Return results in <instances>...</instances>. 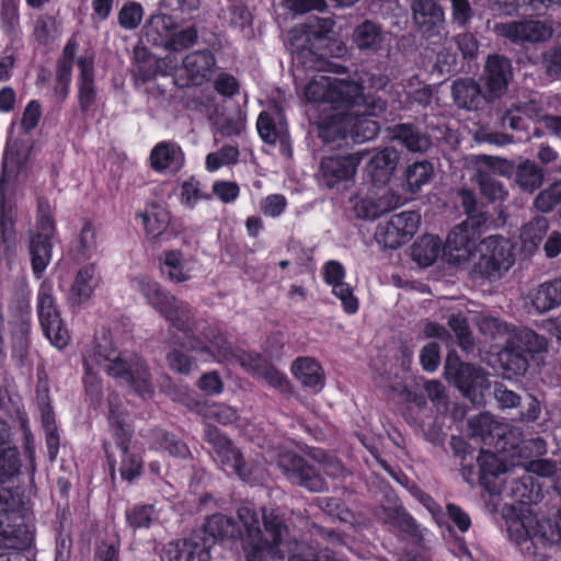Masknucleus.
Instances as JSON below:
<instances>
[{"instance_id": "31", "label": "nucleus", "mask_w": 561, "mask_h": 561, "mask_svg": "<svg viewBox=\"0 0 561 561\" xmlns=\"http://www.w3.org/2000/svg\"><path fill=\"white\" fill-rule=\"evenodd\" d=\"M352 41L360 51L375 54L382 49L386 41V33L380 24L370 20H365L354 28Z\"/></svg>"}, {"instance_id": "46", "label": "nucleus", "mask_w": 561, "mask_h": 561, "mask_svg": "<svg viewBox=\"0 0 561 561\" xmlns=\"http://www.w3.org/2000/svg\"><path fill=\"white\" fill-rule=\"evenodd\" d=\"M0 550L2 548L27 550L31 547L34 538L26 525H8V528H3L0 522Z\"/></svg>"}, {"instance_id": "56", "label": "nucleus", "mask_w": 561, "mask_h": 561, "mask_svg": "<svg viewBox=\"0 0 561 561\" xmlns=\"http://www.w3.org/2000/svg\"><path fill=\"white\" fill-rule=\"evenodd\" d=\"M96 229L90 220H84L77 238L73 251L78 259L89 260L98 249Z\"/></svg>"}, {"instance_id": "9", "label": "nucleus", "mask_w": 561, "mask_h": 561, "mask_svg": "<svg viewBox=\"0 0 561 561\" xmlns=\"http://www.w3.org/2000/svg\"><path fill=\"white\" fill-rule=\"evenodd\" d=\"M368 154V150L343 153L341 151L323 156L319 167V180L328 188L354 181L357 169Z\"/></svg>"}, {"instance_id": "36", "label": "nucleus", "mask_w": 561, "mask_h": 561, "mask_svg": "<svg viewBox=\"0 0 561 561\" xmlns=\"http://www.w3.org/2000/svg\"><path fill=\"white\" fill-rule=\"evenodd\" d=\"M178 28L175 20L165 13L152 14L145 25V35L147 41L153 46L162 47L167 45L172 31Z\"/></svg>"}, {"instance_id": "49", "label": "nucleus", "mask_w": 561, "mask_h": 561, "mask_svg": "<svg viewBox=\"0 0 561 561\" xmlns=\"http://www.w3.org/2000/svg\"><path fill=\"white\" fill-rule=\"evenodd\" d=\"M474 178L481 195L489 202L504 201L508 195L506 186L493 173L477 170Z\"/></svg>"}, {"instance_id": "19", "label": "nucleus", "mask_w": 561, "mask_h": 561, "mask_svg": "<svg viewBox=\"0 0 561 561\" xmlns=\"http://www.w3.org/2000/svg\"><path fill=\"white\" fill-rule=\"evenodd\" d=\"M79 76L77 79L78 105L82 114H88L95 105L98 90L95 84L94 55L81 56L77 59Z\"/></svg>"}, {"instance_id": "39", "label": "nucleus", "mask_w": 561, "mask_h": 561, "mask_svg": "<svg viewBox=\"0 0 561 561\" xmlns=\"http://www.w3.org/2000/svg\"><path fill=\"white\" fill-rule=\"evenodd\" d=\"M453 23L467 31L479 33L483 25V16L477 13L469 0H451Z\"/></svg>"}, {"instance_id": "2", "label": "nucleus", "mask_w": 561, "mask_h": 561, "mask_svg": "<svg viewBox=\"0 0 561 561\" xmlns=\"http://www.w3.org/2000/svg\"><path fill=\"white\" fill-rule=\"evenodd\" d=\"M84 358L100 366L108 377L126 383L139 396L153 394L151 373L146 359L136 352L118 350L110 332L94 335L93 347Z\"/></svg>"}, {"instance_id": "48", "label": "nucleus", "mask_w": 561, "mask_h": 561, "mask_svg": "<svg viewBox=\"0 0 561 561\" xmlns=\"http://www.w3.org/2000/svg\"><path fill=\"white\" fill-rule=\"evenodd\" d=\"M503 252L497 253V259L480 253L479 260L474 263L473 272L479 276L488 279L500 278L502 272H506L513 265V261L503 259Z\"/></svg>"}, {"instance_id": "10", "label": "nucleus", "mask_w": 561, "mask_h": 561, "mask_svg": "<svg viewBox=\"0 0 561 561\" xmlns=\"http://www.w3.org/2000/svg\"><path fill=\"white\" fill-rule=\"evenodd\" d=\"M206 442L213 447L224 471L236 474L244 482L252 479V466L244 460L240 449L219 428L209 427L206 431Z\"/></svg>"}, {"instance_id": "26", "label": "nucleus", "mask_w": 561, "mask_h": 561, "mask_svg": "<svg viewBox=\"0 0 561 561\" xmlns=\"http://www.w3.org/2000/svg\"><path fill=\"white\" fill-rule=\"evenodd\" d=\"M107 401V421L111 436L121 453H126L131 443L134 428L126 422L127 413L118 402V398L110 396Z\"/></svg>"}, {"instance_id": "32", "label": "nucleus", "mask_w": 561, "mask_h": 561, "mask_svg": "<svg viewBox=\"0 0 561 561\" xmlns=\"http://www.w3.org/2000/svg\"><path fill=\"white\" fill-rule=\"evenodd\" d=\"M151 448L168 453L171 457L187 459L192 456L187 444L176 434L161 427H153L148 433Z\"/></svg>"}, {"instance_id": "23", "label": "nucleus", "mask_w": 561, "mask_h": 561, "mask_svg": "<svg viewBox=\"0 0 561 561\" xmlns=\"http://www.w3.org/2000/svg\"><path fill=\"white\" fill-rule=\"evenodd\" d=\"M161 561H210L211 556L206 547L193 535L187 539H179L164 545Z\"/></svg>"}, {"instance_id": "5", "label": "nucleus", "mask_w": 561, "mask_h": 561, "mask_svg": "<svg viewBox=\"0 0 561 561\" xmlns=\"http://www.w3.org/2000/svg\"><path fill=\"white\" fill-rule=\"evenodd\" d=\"M444 375L446 380L473 404L484 405L486 397L491 396V381L484 369L461 362L456 352L447 354Z\"/></svg>"}, {"instance_id": "21", "label": "nucleus", "mask_w": 561, "mask_h": 561, "mask_svg": "<svg viewBox=\"0 0 561 561\" xmlns=\"http://www.w3.org/2000/svg\"><path fill=\"white\" fill-rule=\"evenodd\" d=\"M485 93L490 102H493L507 90L512 78L510 59L500 55L489 56L485 64Z\"/></svg>"}, {"instance_id": "34", "label": "nucleus", "mask_w": 561, "mask_h": 561, "mask_svg": "<svg viewBox=\"0 0 561 561\" xmlns=\"http://www.w3.org/2000/svg\"><path fill=\"white\" fill-rule=\"evenodd\" d=\"M534 359L527 350L520 344L514 342L508 343L505 348L500 352L499 360L503 367L507 378L524 376L529 368V362Z\"/></svg>"}, {"instance_id": "15", "label": "nucleus", "mask_w": 561, "mask_h": 561, "mask_svg": "<svg viewBox=\"0 0 561 561\" xmlns=\"http://www.w3.org/2000/svg\"><path fill=\"white\" fill-rule=\"evenodd\" d=\"M210 552L217 541L237 540L243 536L240 525L232 517L216 513L209 516L199 533L194 534Z\"/></svg>"}, {"instance_id": "62", "label": "nucleus", "mask_w": 561, "mask_h": 561, "mask_svg": "<svg viewBox=\"0 0 561 561\" xmlns=\"http://www.w3.org/2000/svg\"><path fill=\"white\" fill-rule=\"evenodd\" d=\"M137 65L135 75L137 79L142 82H149L156 79L160 72V66L154 56H152L146 48L137 49L135 51Z\"/></svg>"}, {"instance_id": "42", "label": "nucleus", "mask_w": 561, "mask_h": 561, "mask_svg": "<svg viewBox=\"0 0 561 561\" xmlns=\"http://www.w3.org/2000/svg\"><path fill=\"white\" fill-rule=\"evenodd\" d=\"M16 309L18 316L11 323L12 340L14 345L25 348L28 345L31 332V305L28 297L19 299Z\"/></svg>"}, {"instance_id": "14", "label": "nucleus", "mask_w": 561, "mask_h": 561, "mask_svg": "<svg viewBox=\"0 0 561 561\" xmlns=\"http://www.w3.org/2000/svg\"><path fill=\"white\" fill-rule=\"evenodd\" d=\"M476 478L483 490L491 495H500L503 485L500 480L501 474L506 473L507 466L495 453L480 449L474 459Z\"/></svg>"}, {"instance_id": "8", "label": "nucleus", "mask_w": 561, "mask_h": 561, "mask_svg": "<svg viewBox=\"0 0 561 561\" xmlns=\"http://www.w3.org/2000/svg\"><path fill=\"white\" fill-rule=\"evenodd\" d=\"M414 23L432 50L447 39L445 12L437 0H409Z\"/></svg>"}, {"instance_id": "40", "label": "nucleus", "mask_w": 561, "mask_h": 561, "mask_svg": "<svg viewBox=\"0 0 561 561\" xmlns=\"http://www.w3.org/2000/svg\"><path fill=\"white\" fill-rule=\"evenodd\" d=\"M450 448L459 458L460 472L468 483H474L476 478V449L460 436H451Z\"/></svg>"}, {"instance_id": "63", "label": "nucleus", "mask_w": 561, "mask_h": 561, "mask_svg": "<svg viewBox=\"0 0 561 561\" xmlns=\"http://www.w3.org/2000/svg\"><path fill=\"white\" fill-rule=\"evenodd\" d=\"M198 41V31L196 26L191 25L183 30L175 28L164 46V49L173 53H180L193 47Z\"/></svg>"}, {"instance_id": "60", "label": "nucleus", "mask_w": 561, "mask_h": 561, "mask_svg": "<svg viewBox=\"0 0 561 561\" xmlns=\"http://www.w3.org/2000/svg\"><path fill=\"white\" fill-rule=\"evenodd\" d=\"M222 19L230 27L243 30L252 25L253 15L244 2L233 1L222 10Z\"/></svg>"}, {"instance_id": "52", "label": "nucleus", "mask_w": 561, "mask_h": 561, "mask_svg": "<svg viewBox=\"0 0 561 561\" xmlns=\"http://www.w3.org/2000/svg\"><path fill=\"white\" fill-rule=\"evenodd\" d=\"M22 461L18 447L13 444L0 448V483L12 481L21 472Z\"/></svg>"}, {"instance_id": "13", "label": "nucleus", "mask_w": 561, "mask_h": 561, "mask_svg": "<svg viewBox=\"0 0 561 561\" xmlns=\"http://www.w3.org/2000/svg\"><path fill=\"white\" fill-rule=\"evenodd\" d=\"M485 228L476 227L466 221L455 226L447 236L444 254L455 263L469 260L477 252Z\"/></svg>"}, {"instance_id": "61", "label": "nucleus", "mask_w": 561, "mask_h": 561, "mask_svg": "<svg viewBox=\"0 0 561 561\" xmlns=\"http://www.w3.org/2000/svg\"><path fill=\"white\" fill-rule=\"evenodd\" d=\"M539 492L540 484L529 474H524L522 478L516 480L512 486L513 496L522 504L536 502Z\"/></svg>"}, {"instance_id": "22", "label": "nucleus", "mask_w": 561, "mask_h": 561, "mask_svg": "<svg viewBox=\"0 0 561 561\" xmlns=\"http://www.w3.org/2000/svg\"><path fill=\"white\" fill-rule=\"evenodd\" d=\"M245 561H284L280 547L266 539L263 531L243 534L240 539Z\"/></svg>"}, {"instance_id": "43", "label": "nucleus", "mask_w": 561, "mask_h": 561, "mask_svg": "<svg viewBox=\"0 0 561 561\" xmlns=\"http://www.w3.org/2000/svg\"><path fill=\"white\" fill-rule=\"evenodd\" d=\"M531 302L541 313L561 306V277L542 283L538 287Z\"/></svg>"}, {"instance_id": "57", "label": "nucleus", "mask_w": 561, "mask_h": 561, "mask_svg": "<svg viewBox=\"0 0 561 561\" xmlns=\"http://www.w3.org/2000/svg\"><path fill=\"white\" fill-rule=\"evenodd\" d=\"M262 519L265 531L272 537L271 542L280 547L285 536L289 533L285 517L278 514L276 510L263 508Z\"/></svg>"}, {"instance_id": "41", "label": "nucleus", "mask_w": 561, "mask_h": 561, "mask_svg": "<svg viewBox=\"0 0 561 561\" xmlns=\"http://www.w3.org/2000/svg\"><path fill=\"white\" fill-rule=\"evenodd\" d=\"M348 135L347 117L330 115L324 117L318 126V137L325 145L341 146Z\"/></svg>"}, {"instance_id": "27", "label": "nucleus", "mask_w": 561, "mask_h": 561, "mask_svg": "<svg viewBox=\"0 0 561 561\" xmlns=\"http://www.w3.org/2000/svg\"><path fill=\"white\" fill-rule=\"evenodd\" d=\"M451 95L459 108L478 111L490 100L481 85L472 78H459L453 82Z\"/></svg>"}, {"instance_id": "53", "label": "nucleus", "mask_w": 561, "mask_h": 561, "mask_svg": "<svg viewBox=\"0 0 561 561\" xmlns=\"http://www.w3.org/2000/svg\"><path fill=\"white\" fill-rule=\"evenodd\" d=\"M477 170H485L494 174L495 178L497 175L511 179L515 176L516 168L515 163L511 160L486 156V154H478L472 158Z\"/></svg>"}, {"instance_id": "20", "label": "nucleus", "mask_w": 561, "mask_h": 561, "mask_svg": "<svg viewBox=\"0 0 561 561\" xmlns=\"http://www.w3.org/2000/svg\"><path fill=\"white\" fill-rule=\"evenodd\" d=\"M187 85H203L208 82L216 69L215 55L207 48L187 54L183 59Z\"/></svg>"}, {"instance_id": "59", "label": "nucleus", "mask_w": 561, "mask_h": 561, "mask_svg": "<svg viewBox=\"0 0 561 561\" xmlns=\"http://www.w3.org/2000/svg\"><path fill=\"white\" fill-rule=\"evenodd\" d=\"M201 186L195 176L184 180L180 185V203L186 208L194 209L198 202L210 199L211 195L203 192Z\"/></svg>"}, {"instance_id": "6", "label": "nucleus", "mask_w": 561, "mask_h": 561, "mask_svg": "<svg viewBox=\"0 0 561 561\" xmlns=\"http://www.w3.org/2000/svg\"><path fill=\"white\" fill-rule=\"evenodd\" d=\"M36 309L44 336L57 350H65L70 343L71 335L61 319V313L54 296V284L49 279H44L38 287Z\"/></svg>"}, {"instance_id": "51", "label": "nucleus", "mask_w": 561, "mask_h": 561, "mask_svg": "<svg viewBox=\"0 0 561 561\" xmlns=\"http://www.w3.org/2000/svg\"><path fill=\"white\" fill-rule=\"evenodd\" d=\"M434 175V165L428 160L415 161L409 164L404 172L407 190L416 193L427 184Z\"/></svg>"}, {"instance_id": "28", "label": "nucleus", "mask_w": 561, "mask_h": 561, "mask_svg": "<svg viewBox=\"0 0 561 561\" xmlns=\"http://www.w3.org/2000/svg\"><path fill=\"white\" fill-rule=\"evenodd\" d=\"M468 435L481 442L483 445L500 448L505 431L501 423L494 420L490 413H480L468 421ZM504 448V446H501Z\"/></svg>"}, {"instance_id": "64", "label": "nucleus", "mask_w": 561, "mask_h": 561, "mask_svg": "<svg viewBox=\"0 0 561 561\" xmlns=\"http://www.w3.org/2000/svg\"><path fill=\"white\" fill-rule=\"evenodd\" d=\"M138 216L142 219L146 234L152 240H159L170 224V215L165 210L153 214L139 213Z\"/></svg>"}, {"instance_id": "1", "label": "nucleus", "mask_w": 561, "mask_h": 561, "mask_svg": "<svg viewBox=\"0 0 561 561\" xmlns=\"http://www.w3.org/2000/svg\"><path fill=\"white\" fill-rule=\"evenodd\" d=\"M160 316L178 332L184 334L191 350L199 355L203 362H218L219 358H227L231 354L228 332L220 322L216 319H196V311L188 302L175 297V301L170 302Z\"/></svg>"}, {"instance_id": "33", "label": "nucleus", "mask_w": 561, "mask_h": 561, "mask_svg": "<svg viewBox=\"0 0 561 561\" xmlns=\"http://www.w3.org/2000/svg\"><path fill=\"white\" fill-rule=\"evenodd\" d=\"M28 152L23 150L18 142L8 144L2 159V174L0 179V192H3L7 183L18 179L21 172L26 168Z\"/></svg>"}, {"instance_id": "30", "label": "nucleus", "mask_w": 561, "mask_h": 561, "mask_svg": "<svg viewBox=\"0 0 561 561\" xmlns=\"http://www.w3.org/2000/svg\"><path fill=\"white\" fill-rule=\"evenodd\" d=\"M136 290L142 296L146 302L159 314L175 301V296L164 288L159 282L148 275H140L134 278Z\"/></svg>"}, {"instance_id": "45", "label": "nucleus", "mask_w": 561, "mask_h": 561, "mask_svg": "<svg viewBox=\"0 0 561 561\" xmlns=\"http://www.w3.org/2000/svg\"><path fill=\"white\" fill-rule=\"evenodd\" d=\"M442 249V241L433 234H425L412 245V257L419 265L431 266L438 257Z\"/></svg>"}, {"instance_id": "25", "label": "nucleus", "mask_w": 561, "mask_h": 561, "mask_svg": "<svg viewBox=\"0 0 561 561\" xmlns=\"http://www.w3.org/2000/svg\"><path fill=\"white\" fill-rule=\"evenodd\" d=\"M400 160L397 149L386 147L377 151L368 161L366 172L371 183L377 187L387 185Z\"/></svg>"}, {"instance_id": "55", "label": "nucleus", "mask_w": 561, "mask_h": 561, "mask_svg": "<svg viewBox=\"0 0 561 561\" xmlns=\"http://www.w3.org/2000/svg\"><path fill=\"white\" fill-rule=\"evenodd\" d=\"M501 126L505 130L510 129L513 133H516L518 141L530 139V119L523 116L520 110L516 108L514 105L502 115Z\"/></svg>"}, {"instance_id": "3", "label": "nucleus", "mask_w": 561, "mask_h": 561, "mask_svg": "<svg viewBox=\"0 0 561 561\" xmlns=\"http://www.w3.org/2000/svg\"><path fill=\"white\" fill-rule=\"evenodd\" d=\"M553 526L549 522L536 520L531 528L523 520L508 524V537L518 547L520 553L531 561H547L554 543L561 539V507Z\"/></svg>"}, {"instance_id": "35", "label": "nucleus", "mask_w": 561, "mask_h": 561, "mask_svg": "<svg viewBox=\"0 0 561 561\" xmlns=\"http://www.w3.org/2000/svg\"><path fill=\"white\" fill-rule=\"evenodd\" d=\"M99 285L96 265L89 263L77 273L70 288L69 299L73 305H81L89 300Z\"/></svg>"}, {"instance_id": "4", "label": "nucleus", "mask_w": 561, "mask_h": 561, "mask_svg": "<svg viewBox=\"0 0 561 561\" xmlns=\"http://www.w3.org/2000/svg\"><path fill=\"white\" fill-rule=\"evenodd\" d=\"M360 84L358 98H354L352 105L344 107L347 111L348 135L354 142L362 144L375 139L380 125L375 119L387 110V101L375 93H365Z\"/></svg>"}, {"instance_id": "12", "label": "nucleus", "mask_w": 561, "mask_h": 561, "mask_svg": "<svg viewBox=\"0 0 561 561\" xmlns=\"http://www.w3.org/2000/svg\"><path fill=\"white\" fill-rule=\"evenodd\" d=\"M256 129L263 142L268 145L278 142L282 156L288 158L293 156L288 122L280 107L262 111L256 119Z\"/></svg>"}, {"instance_id": "29", "label": "nucleus", "mask_w": 561, "mask_h": 561, "mask_svg": "<svg viewBox=\"0 0 561 561\" xmlns=\"http://www.w3.org/2000/svg\"><path fill=\"white\" fill-rule=\"evenodd\" d=\"M291 374L305 388L320 392L325 382L324 369L318 360L308 356L297 357L291 365Z\"/></svg>"}, {"instance_id": "18", "label": "nucleus", "mask_w": 561, "mask_h": 561, "mask_svg": "<svg viewBox=\"0 0 561 561\" xmlns=\"http://www.w3.org/2000/svg\"><path fill=\"white\" fill-rule=\"evenodd\" d=\"M197 357L203 360L199 355L191 350L188 340L184 341L175 333L170 335L165 363L172 373L188 376L198 368Z\"/></svg>"}, {"instance_id": "38", "label": "nucleus", "mask_w": 561, "mask_h": 561, "mask_svg": "<svg viewBox=\"0 0 561 561\" xmlns=\"http://www.w3.org/2000/svg\"><path fill=\"white\" fill-rule=\"evenodd\" d=\"M391 134L394 140L413 152L425 151L431 144L428 137L414 124H397L392 127Z\"/></svg>"}, {"instance_id": "44", "label": "nucleus", "mask_w": 561, "mask_h": 561, "mask_svg": "<svg viewBox=\"0 0 561 561\" xmlns=\"http://www.w3.org/2000/svg\"><path fill=\"white\" fill-rule=\"evenodd\" d=\"M543 178L541 167L535 161L525 160L517 165L514 182L522 191L533 193L541 186Z\"/></svg>"}, {"instance_id": "47", "label": "nucleus", "mask_w": 561, "mask_h": 561, "mask_svg": "<svg viewBox=\"0 0 561 561\" xmlns=\"http://www.w3.org/2000/svg\"><path fill=\"white\" fill-rule=\"evenodd\" d=\"M157 519L158 515L153 504H134L125 511L126 525L134 533L149 529Z\"/></svg>"}, {"instance_id": "54", "label": "nucleus", "mask_w": 561, "mask_h": 561, "mask_svg": "<svg viewBox=\"0 0 561 561\" xmlns=\"http://www.w3.org/2000/svg\"><path fill=\"white\" fill-rule=\"evenodd\" d=\"M161 263L162 272L167 273L172 283L180 284L190 279L191 276L184 270V257L180 250L164 251Z\"/></svg>"}, {"instance_id": "37", "label": "nucleus", "mask_w": 561, "mask_h": 561, "mask_svg": "<svg viewBox=\"0 0 561 561\" xmlns=\"http://www.w3.org/2000/svg\"><path fill=\"white\" fill-rule=\"evenodd\" d=\"M28 253L31 267L35 278L41 279L53 256L51 238L30 236Z\"/></svg>"}, {"instance_id": "11", "label": "nucleus", "mask_w": 561, "mask_h": 561, "mask_svg": "<svg viewBox=\"0 0 561 561\" xmlns=\"http://www.w3.org/2000/svg\"><path fill=\"white\" fill-rule=\"evenodd\" d=\"M278 466L294 484L311 492H322L327 488V482L320 469L295 451L282 453L278 457Z\"/></svg>"}, {"instance_id": "16", "label": "nucleus", "mask_w": 561, "mask_h": 561, "mask_svg": "<svg viewBox=\"0 0 561 561\" xmlns=\"http://www.w3.org/2000/svg\"><path fill=\"white\" fill-rule=\"evenodd\" d=\"M185 153L175 140L157 142L149 154L151 170L160 174H178L185 165Z\"/></svg>"}, {"instance_id": "58", "label": "nucleus", "mask_w": 561, "mask_h": 561, "mask_svg": "<svg viewBox=\"0 0 561 561\" xmlns=\"http://www.w3.org/2000/svg\"><path fill=\"white\" fill-rule=\"evenodd\" d=\"M389 524L398 531L411 538H421L422 533L416 520L403 507H394L388 515Z\"/></svg>"}, {"instance_id": "24", "label": "nucleus", "mask_w": 561, "mask_h": 561, "mask_svg": "<svg viewBox=\"0 0 561 561\" xmlns=\"http://www.w3.org/2000/svg\"><path fill=\"white\" fill-rule=\"evenodd\" d=\"M161 561H210L211 556L206 547L193 535L187 539H179L164 545Z\"/></svg>"}, {"instance_id": "7", "label": "nucleus", "mask_w": 561, "mask_h": 561, "mask_svg": "<svg viewBox=\"0 0 561 561\" xmlns=\"http://www.w3.org/2000/svg\"><path fill=\"white\" fill-rule=\"evenodd\" d=\"M360 84L354 80L319 76L308 82L304 95L310 103L329 104L333 110H343L354 103V98H358Z\"/></svg>"}, {"instance_id": "17", "label": "nucleus", "mask_w": 561, "mask_h": 561, "mask_svg": "<svg viewBox=\"0 0 561 561\" xmlns=\"http://www.w3.org/2000/svg\"><path fill=\"white\" fill-rule=\"evenodd\" d=\"M494 28L499 35L515 43H540L552 36L551 26L541 21L496 23Z\"/></svg>"}, {"instance_id": "50", "label": "nucleus", "mask_w": 561, "mask_h": 561, "mask_svg": "<svg viewBox=\"0 0 561 561\" xmlns=\"http://www.w3.org/2000/svg\"><path fill=\"white\" fill-rule=\"evenodd\" d=\"M459 197L463 211L467 215L465 221L476 227H486L491 217L488 211L482 210V206L479 205L474 192L469 188H461Z\"/></svg>"}]
</instances>
